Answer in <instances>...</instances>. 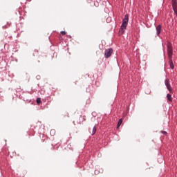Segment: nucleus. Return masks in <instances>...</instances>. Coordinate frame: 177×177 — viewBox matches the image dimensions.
<instances>
[{
    "mask_svg": "<svg viewBox=\"0 0 177 177\" xmlns=\"http://www.w3.org/2000/svg\"><path fill=\"white\" fill-rule=\"evenodd\" d=\"M161 133H162L163 135H167V131H162Z\"/></svg>",
    "mask_w": 177,
    "mask_h": 177,
    "instance_id": "17",
    "label": "nucleus"
},
{
    "mask_svg": "<svg viewBox=\"0 0 177 177\" xmlns=\"http://www.w3.org/2000/svg\"><path fill=\"white\" fill-rule=\"evenodd\" d=\"M62 35H66V31H61Z\"/></svg>",
    "mask_w": 177,
    "mask_h": 177,
    "instance_id": "16",
    "label": "nucleus"
},
{
    "mask_svg": "<svg viewBox=\"0 0 177 177\" xmlns=\"http://www.w3.org/2000/svg\"><path fill=\"white\" fill-rule=\"evenodd\" d=\"M113 55V49L111 48L106 49L104 51L105 59H109Z\"/></svg>",
    "mask_w": 177,
    "mask_h": 177,
    "instance_id": "3",
    "label": "nucleus"
},
{
    "mask_svg": "<svg viewBox=\"0 0 177 177\" xmlns=\"http://www.w3.org/2000/svg\"><path fill=\"white\" fill-rule=\"evenodd\" d=\"M85 116H83V121H86Z\"/></svg>",
    "mask_w": 177,
    "mask_h": 177,
    "instance_id": "18",
    "label": "nucleus"
},
{
    "mask_svg": "<svg viewBox=\"0 0 177 177\" xmlns=\"http://www.w3.org/2000/svg\"><path fill=\"white\" fill-rule=\"evenodd\" d=\"M30 132L32 133H28L29 136H34V135L35 134V131H32V129L30 130Z\"/></svg>",
    "mask_w": 177,
    "mask_h": 177,
    "instance_id": "10",
    "label": "nucleus"
},
{
    "mask_svg": "<svg viewBox=\"0 0 177 177\" xmlns=\"http://www.w3.org/2000/svg\"><path fill=\"white\" fill-rule=\"evenodd\" d=\"M100 172H103V169H101V170H97V169H95V175H97Z\"/></svg>",
    "mask_w": 177,
    "mask_h": 177,
    "instance_id": "12",
    "label": "nucleus"
},
{
    "mask_svg": "<svg viewBox=\"0 0 177 177\" xmlns=\"http://www.w3.org/2000/svg\"><path fill=\"white\" fill-rule=\"evenodd\" d=\"M129 20V15H128V14H126L122 20L121 27L119 30V32H121V34H124V32H125V29L127 28V26H128Z\"/></svg>",
    "mask_w": 177,
    "mask_h": 177,
    "instance_id": "1",
    "label": "nucleus"
},
{
    "mask_svg": "<svg viewBox=\"0 0 177 177\" xmlns=\"http://www.w3.org/2000/svg\"><path fill=\"white\" fill-rule=\"evenodd\" d=\"M40 138H41V142L44 143V142H49V139H48V137H46V136L44 135V134H40Z\"/></svg>",
    "mask_w": 177,
    "mask_h": 177,
    "instance_id": "7",
    "label": "nucleus"
},
{
    "mask_svg": "<svg viewBox=\"0 0 177 177\" xmlns=\"http://www.w3.org/2000/svg\"><path fill=\"white\" fill-rule=\"evenodd\" d=\"M162 30V26L161 24L156 27V35L158 37L161 34V30Z\"/></svg>",
    "mask_w": 177,
    "mask_h": 177,
    "instance_id": "5",
    "label": "nucleus"
},
{
    "mask_svg": "<svg viewBox=\"0 0 177 177\" xmlns=\"http://www.w3.org/2000/svg\"><path fill=\"white\" fill-rule=\"evenodd\" d=\"M95 133H96V126L93 127L91 135L93 136Z\"/></svg>",
    "mask_w": 177,
    "mask_h": 177,
    "instance_id": "11",
    "label": "nucleus"
},
{
    "mask_svg": "<svg viewBox=\"0 0 177 177\" xmlns=\"http://www.w3.org/2000/svg\"><path fill=\"white\" fill-rule=\"evenodd\" d=\"M167 97L169 102H172V95H171V94H167Z\"/></svg>",
    "mask_w": 177,
    "mask_h": 177,
    "instance_id": "9",
    "label": "nucleus"
},
{
    "mask_svg": "<svg viewBox=\"0 0 177 177\" xmlns=\"http://www.w3.org/2000/svg\"><path fill=\"white\" fill-rule=\"evenodd\" d=\"M167 50L169 59L172 58V56L174 55V49L172 48V44L171 43H169L167 44Z\"/></svg>",
    "mask_w": 177,
    "mask_h": 177,
    "instance_id": "2",
    "label": "nucleus"
},
{
    "mask_svg": "<svg viewBox=\"0 0 177 177\" xmlns=\"http://www.w3.org/2000/svg\"><path fill=\"white\" fill-rule=\"evenodd\" d=\"M172 8H173L174 12L175 13L176 16H177V3H176V1H174L172 3Z\"/></svg>",
    "mask_w": 177,
    "mask_h": 177,
    "instance_id": "6",
    "label": "nucleus"
},
{
    "mask_svg": "<svg viewBox=\"0 0 177 177\" xmlns=\"http://www.w3.org/2000/svg\"><path fill=\"white\" fill-rule=\"evenodd\" d=\"M36 102H37V104H40V103H41V98L37 97L36 100Z\"/></svg>",
    "mask_w": 177,
    "mask_h": 177,
    "instance_id": "14",
    "label": "nucleus"
},
{
    "mask_svg": "<svg viewBox=\"0 0 177 177\" xmlns=\"http://www.w3.org/2000/svg\"><path fill=\"white\" fill-rule=\"evenodd\" d=\"M26 1H28V2H31V0H26Z\"/></svg>",
    "mask_w": 177,
    "mask_h": 177,
    "instance_id": "19",
    "label": "nucleus"
},
{
    "mask_svg": "<svg viewBox=\"0 0 177 177\" xmlns=\"http://www.w3.org/2000/svg\"><path fill=\"white\" fill-rule=\"evenodd\" d=\"M165 84L169 92H170V93H172V87L171 86V84H169V81H168V80H165Z\"/></svg>",
    "mask_w": 177,
    "mask_h": 177,
    "instance_id": "4",
    "label": "nucleus"
},
{
    "mask_svg": "<svg viewBox=\"0 0 177 177\" xmlns=\"http://www.w3.org/2000/svg\"><path fill=\"white\" fill-rule=\"evenodd\" d=\"M50 135L54 136V135H55V130H51V131H50Z\"/></svg>",
    "mask_w": 177,
    "mask_h": 177,
    "instance_id": "15",
    "label": "nucleus"
},
{
    "mask_svg": "<svg viewBox=\"0 0 177 177\" xmlns=\"http://www.w3.org/2000/svg\"><path fill=\"white\" fill-rule=\"evenodd\" d=\"M169 67L171 70L175 68V66L174 65V62L172 61V58H169Z\"/></svg>",
    "mask_w": 177,
    "mask_h": 177,
    "instance_id": "8",
    "label": "nucleus"
},
{
    "mask_svg": "<svg viewBox=\"0 0 177 177\" xmlns=\"http://www.w3.org/2000/svg\"><path fill=\"white\" fill-rule=\"evenodd\" d=\"M121 124H122V119H120L118 122V127H121Z\"/></svg>",
    "mask_w": 177,
    "mask_h": 177,
    "instance_id": "13",
    "label": "nucleus"
}]
</instances>
